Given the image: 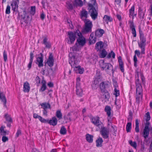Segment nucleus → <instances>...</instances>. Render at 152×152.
Listing matches in <instances>:
<instances>
[{
    "label": "nucleus",
    "instance_id": "obj_20",
    "mask_svg": "<svg viewBox=\"0 0 152 152\" xmlns=\"http://www.w3.org/2000/svg\"><path fill=\"white\" fill-rule=\"evenodd\" d=\"M107 85V83H105L104 82L101 83L99 85V88L102 93L103 92H105L107 90L106 89V86Z\"/></svg>",
    "mask_w": 152,
    "mask_h": 152
},
{
    "label": "nucleus",
    "instance_id": "obj_34",
    "mask_svg": "<svg viewBox=\"0 0 152 152\" xmlns=\"http://www.w3.org/2000/svg\"><path fill=\"white\" fill-rule=\"evenodd\" d=\"M144 12L142 11V9H139V15L140 17V19H142V20L143 19L144 16Z\"/></svg>",
    "mask_w": 152,
    "mask_h": 152
},
{
    "label": "nucleus",
    "instance_id": "obj_59",
    "mask_svg": "<svg viewBox=\"0 0 152 152\" xmlns=\"http://www.w3.org/2000/svg\"><path fill=\"white\" fill-rule=\"evenodd\" d=\"M34 57L33 53L32 52H31L30 53V58L29 61H33Z\"/></svg>",
    "mask_w": 152,
    "mask_h": 152
},
{
    "label": "nucleus",
    "instance_id": "obj_19",
    "mask_svg": "<svg viewBox=\"0 0 152 152\" xmlns=\"http://www.w3.org/2000/svg\"><path fill=\"white\" fill-rule=\"evenodd\" d=\"M111 109L110 106H106L104 108V111L106 112L107 115L108 117L109 118H111L112 116L111 115Z\"/></svg>",
    "mask_w": 152,
    "mask_h": 152
},
{
    "label": "nucleus",
    "instance_id": "obj_29",
    "mask_svg": "<svg viewBox=\"0 0 152 152\" xmlns=\"http://www.w3.org/2000/svg\"><path fill=\"white\" fill-rule=\"evenodd\" d=\"M103 19L107 24H108V22H110L113 20V18H112L106 15H104Z\"/></svg>",
    "mask_w": 152,
    "mask_h": 152
},
{
    "label": "nucleus",
    "instance_id": "obj_40",
    "mask_svg": "<svg viewBox=\"0 0 152 152\" xmlns=\"http://www.w3.org/2000/svg\"><path fill=\"white\" fill-rule=\"evenodd\" d=\"M102 93H104V94L103 96H104V98L105 99L108 100L109 98H110V94L107 90L105 92H103Z\"/></svg>",
    "mask_w": 152,
    "mask_h": 152
},
{
    "label": "nucleus",
    "instance_id": "obj_49",
    "mask_svg": "<svg viewBox=\"0 0 152 152\" xmlns=\"http://www.w3.org/2000/svg\"><path fill=\"white\" fill-rule=\"evenodd\" d=\"M136 86H141V84L139 78L136 80L135 82Z\"/></svg>",
    "mask_w": 152,
    "mask_h": 152
},
{
    "label": "nucleus",
    "instance_id": "obj_6",
    "mask_svg": "<svg viewBox=\"0 0 152 152\" xmlns=\"http://www.w3.org/2000/svg\"><path fill=\"white\" fill-rule=\"evenodd\" d=\"M136 101L139 103L140 99L142 97V86H136Z\"/></svg>",
    "mask_w": 152,
    "mask_h": 152
},
{
    "label": "nucleus",
    "instance_id": "obj_12",
    "mask_svg": "<svg viewBox=\"0 0 152 152\" xmlns=\"http://www.w3.org/2000/svg\"><path fill=\"white\" fill-rule=\"evenodd\" d=\"M40 56L37 57V62L36 63L38 64V66L39 67H42L43 66V55L42 53H40L39 55Z\"/></svg>",
    "mask_w": 152,
    "mask_h": 152
},
{
    "label": "nucleus",
    "instance_id": "obj_60",
    "mask_svg": "<svg viewBox=\"0 0 152 152\" xmlns=\"http://www.w3.org/2000/svg\"><path fill=\"white\" fill-rule=\"evenodd\" d=\"M134 53L135 54V55H137L139 57L140 56L141 52L140 53L139 50H136L135 51ZM141 53L142 54V53Z\"/></svg>",
    "mask_w": 152,
    "mask_h": 152
},
{
    "label": "nucleus",
    "instance_id": "obj_62",
    "mask_svg": "<svg viewBox=\"0 0 152 152\" xmlns=\"http://www.w3.org/2000/svg\"><path fill=\"white\" fill-rule=\"evenodd\" d=\"M44 45L47 48H50L51 47V44L49 42H46V44H45Z\"/></svg>",
    "mask_w": 152,
    "mask_h": 152
},
{
    "label": "nucleus",
    "instance_id": "obj_11",
    "mask_svg": "<svg viewBox=\"0 0 152 152\" xmlns=\"http://www.w3.org/2000/svg\"><path fill=\"white\" fill-rule=\"evenodd\" d=\"M89 12L90 13V16L93 20H95L97 18L98 13L95 8H90Z\"/></svg>",
    "mask_w": 152,
    "mask_h": 152
},
{
    "label": "nucleus",
    "instance_id": "obj_30",
    "mask_svg": "<svg viewBox=\"0 0 152 152\" xmlns=\"http://www.w3.org/2000/svg\"><path fill=\"white\" fill-rule=\"evenodd\" d=\"M88 12L85 9H83L80 12V16L81 18L85 17L86 18L87 17Z\"/></svg>",
    "mask_w": 152,
    "mask_h": 152
},
{
    "label": "nucleus",
    "instance_id": "obj_54",
    "mask_svg": "<svg viewBox=\"0 0 152 152\" xmlns=\"http://www.w3.org/2000/svg\"><path fill=\"white\" fill-rule=\"evenodd\" d=\"M118 61L119 64H124L123 63V60H122V57L121 56H119L118 58Z\"/></svg>",
    "mask_w": 152,
    "mask_h": 152
},
{
    "label": "nucleus",
    "instance_id": "obj_14",
    "mask_svg": "<svg viewBox=\"0 0 152 152\" xmlns=\"http://www.w3.org/2000/svg\"><path fill=\"white\" fill-rule=\"evenodd\" d=\"M129 22L130 24L129 27L131 29L132 33L133 35V36L134 37H136V32L134 22L133 21H131V20L129 21Z\"/></svg>",
    "mask_w": 152,
    "mask_h": 152
},
{
    "label": "nucleus",
    "instance_id": "obj_15",
    "mask_svg": "<svg viewBox=\"0 0 152 152\" xmlns=\"http://www.w3.org/2000/svg\"><path fill=\"white\" fill-rule=\"evenodd\" d=\"M104 46L103 42L101 41L97 42L95 45V49L97 51H101Z\"/></svg>",
    "mask_w": 152,
    "mask_h": 152
},
{
    "label": "nucleus",
    "instance_id": "obj_35",
    "mask_svg": "<svg viewBox=\"0 0 152 152\" xmlns=\"http://www.w3.org/2000/svg\"><path fill=\"white\" fill-rule=\"evenodd\" d=\"M4 117H5L6 120L9 123H12V118L10 117V116L8 114H6L4 115Z\"/></svg>",
    "mask_w": 152,
    "mask_h": 152
},
{
    "label": "nucleus",
    "instance_id": "obj_18",
    "mask_svg": "<svg viewBox=\"0 0 152 152\" xmlns=\"http://www.w3.org/2000/svg\"><path fill=\"white\" fill-rule=\"evenodd\" d=\"M104 32V31L103 29H98L95 32V36L97 37H100L102 36Z\"/></svg>",
    "mask_w": 152,
    "mask_h": 152
},
{
    "label": "nucleus",
    "instance_id": "obj_27",
    "mask_svg": "<svg viewBox=\"0 0 152 152\" xmlns=\"http://www.w3.org/2000/svg\"><path fill=\"white\" fill-rule=\"evenodd\" d=\"M11 6L12 7V10L14 11H15L16 9L18 7L16 0L13 1L11 4Z\"/></svg>",
    "mask_w": 152,
    "mask_h": 152
},
{
    "label": "nucleus",
    "instance_id": "obj_44",
    "mask_svg": "<svg viewBox=\"0 0 152 152\" xmlns=\"http://www.w3.org/2000/svg\"><path fill=\"white\" fill-rule=\"evenodd\" d=\"M129 143L130 145L135 148H136L137 145L136 142H133L132 140H129Z\"/></svg>",
    "mask_w": 152,
    "mask_h": 152
},
{
    "label": "nucleus",
    "instance_id": "obj_56",
    "mask_svg": "<svg viewBox=\"0 0 152 152\" xmlns=\"http://www.w3.org/2000/svg\"><path fill=\"white\" fill-rule=\"evenodd\" d=\"M2 140L3 142H5L6 141H8V138L6 136H4L2 137Z\"/></svg>",
    "mask_w": 152,
    "mask_h": 152
},
{
    "label": "nucleus",
    "instance_id": "obj_57",
    "mask_svg": "<svg viewBox=\"0 0 152 152\" xmlns=\"http://www.w3.org/2000/svg\"><path fill=\"white\" fill-rule=\"evenodd\" d=\"M72 50L73 51H77L79 50V48L78 47V46H74L72 48Z\"/></svg>",
    "mask_w": 152,
    "mask_h": 152
},
{
    "label": "nucleus",
    "instance_id": "obj_22",
    "mask_svg": "<svg viewBox=\"0 0 152 152\" xmlns=\"http://www.w3.org/2000/svg\"><path fill=\"white\" fill-rule=\"evenodd\" d=\"M76 93L78 96H81L83 94V91L77 84L76 85Z\"/></svg>",
    "mask_w": 152,
    "mask_h": 152
},
{
    "label": "nucleus",
    "instance_id": "obj_1",
    "mask_svg": "<svg viewBox=\"0 0 152 152\" xmlns=\"http://www.w3.org/2000/svg\"><path fill=\"white\" fill-rule=\"evenodd\" d=\"M69 56L70 57L69 60V64L71 65L72 67L74 68V70L77 73V72H78V71L80 67V66L78 65V57H76L75 54H73L72 53H70Z\"/></svg>",
    "mask_w": 152,
    "mask_h": 152
},
{
    "label": "nucleus",
    "instance_id": "obj_55",
    "mask_svg": "<svg viewBox=\"0 0 152 152\" xmlns=\"http://www.w3.org/2000/svg\"><path fill=\"white\" fill-rule=\"evenodd\" d=\"M3 56H4V61L6 62L7 61V53L5 50H4L3 53Z\"/></svg>",
    "mask_w": 152,
    "mask_h": 152
},
{
    "label": "nucleus",
    "instance_id": "obj_36",
    "mask_svg": "<svg viewBox=\"0 0 152 152\" xmlns=\"http://www.w3.org/2000/svg\"><path fill=\"white\" fill-rule=\"evenodd\" d=\"M56 116L59 120L62 118V114L60 110H57L56 113Z\"/></svg>",
    "mask_w": 152,
    "mask_h": 152
},
{
    "label": "nucleus",
    "instance_id": "obj_50",
    "mask_svg": "<svg viewBox=\"0 0 152 152\" xmlns=\"http://www.w3.org/2000/svg\"><path fill=\"white\" fill-rule=\"evenodd\" d=\"M10 6L9 5H7V7L5 12L6 14H9L10 13Z\"/></svg>",
    "mask_w": 152,
    "mask_h": 152
},
{
    "label": "nucleus",
    "instance_id": "obj_38",
    "mask_svg": "<svg viewBox=\"0 0 152 152\" xmlns=\"http://www.w3.org/2000/svg\"><path fill=\"white\" fill-rule=\"evenodd\" d=\"M101 56L102 58H104L107 54V52L104 49H103L101 50Z\"/></svg>",
    "mask_w": 152,
    "mask_h": 152
},
{
    "label": "nucleus",
    "instance_id": "obj_63",
    "mask_svg": "<svg viewBox=\"0 0 152 152\" xmlns=\"http://www.w3.org/2000/svg\"><path fill=\"white\" fill-rule=\"evenodd\" d=\"M140 75L141 79L143 83H144L145 82V78L142 74L140 73Z\"/></svg>",
    "mask_w": 152,
    "mask_h": 152
},
{
    "label": "nucleus",
    "instance_id": "obj_28",
    "mask_svg": "<svg viewBox=\"0 0 152 152\" xmlns=\"http://www.w3.org/2000/svg\"><path fill=\"white\" fill-rule=\"evenodd\" d=\"M94 34L93 33L90 35V37L91 38L89 41V43L90 45L95 43L96 41V38L95 37H94Z\"/></svg>",
    "mask_w": 152,
    "mask_h": 152
},
{
    "label": "nucleus",
    "instance_id": "obj_8",
    "mask_svg": "<svg viewBox=\"0 0 152 152\" xmlns=\"http://www.w3.org/2000/svg\"><path fill=\"white\" fill-rule=\"evenodd\" d=\"M92 26V23L91 21L88 20L86 21L85 23V26L83 30V32L85 33L91 32Z\"/></svg>",
    "mask_w": 152,
    "mask_h": 152
},
{
    "label": "nucleus",
    "instance_id": "obj_43",
    "mask_svg": "<svg viewBox=\"0 0 152 152\" xmlns=\"http://www.w3.org/2000/svg\"><path fill=\"white\" fill-rule=\"evenodd\" d=\"M36 7L35 6H32L31 7V10L30 11V13L32 15H34L35 13Z\"/></svg>",
    "mask_w": 152,
    "mask_h": 152
},
{
    "label": "nucleus",
    "instance_id": "obj_23",
    "mask_svg": "<svg viewBox=\"0 0 152 152\" xmlns=\"http://www.w3.org/2000/svg\"><path fill=\"white\" fill-rule=\"evenodd\" d=\"M30 87L28 83L26 82L24 83L23 84V90L24 92H28L30 90Z\"/></svg>",
    "mask_w": 152,
    "mask_h": 152
},
{
    "label": "nucleus",
    "instance_id": "obj_9",
    "mask_svg": "<svg viewBox=\"0 0 152 152\" xmlns=\"http://www.w3.org/2000/svg\"><path fill=\"white\" fill-rule=\"evenodd\" d=\"M54 62L53 55L52 53H49L48 59L45 64L47 63L49 66L51 67L53 65ZM45 66H46V64H45Z\"/></svg>",
    "mask_w": 152,
    "mask_h": 152
},
{
    "label": "nucleus",
    "instance_id": "obj_10",
    "mask_svg": "<svg viewBox=\"0 0 152 152\" xmlns=\"http://www.w3.org/2000/svg\"><path fill=\"white\" fill-rule=\"evenodd\" d=\"M100 132L103 138L107 139L108 137L109 131L106 128L104 127H102Z\"/></svg>",
    "mask_w": 152,
    "mask_h": 152
},
{
    "label": "nucleus",
    "instance_id": "obj_4",
    "mask_svg": "<svg viewBox=\"0 0 152 152\" xmlns=\"http://www.w3.org/2000/svg\"><path fill=\"white\" fill-rule=\"evenodd\" d=\"M78 30H77L74 33L72 31H69L67 32V36L68 37L66 38L67 40V43L69 44H72L74 43L76 37L77 36V32Z\"/></svg>",
    "mask_w": 152,
    "mask_h": 152
},
{
    "label": "nucleus",
    "instance_id": "obj_5",
    "mask_svg": "<svg viewBox=\"0 0 152 152\" xmlns=\"http://www.w3.org/2000/svg\"><path fill=\"white\" fill-rule=\"evenodd\" d=\"M77 36L78 37L77 39V42L79 45L83 47L85 44L86 42L85 38L83 37L81 33L79 31L77 32Z\"/></svg>",
    "mask_w": 152,
    "mask_h": 152
},
{
    "label": "nucleus",
    "instance_id": "obj_47",
    "mask_svg": "<svg viewBox=\"0 0 152 152\" xmlns=\"http://www.w3.org/2000/svg\"><path fill=\"white\" fill-rule=\"evenodd\" d=\"M132 114L131 113H129V115L128 116V117L127 118L128 121L129 122H131L132 121Z\"/></svg>",
    "mask_w": 152,
    "mask_h": 152
},
{
    "label": "nucleus",
    "instance_id": "obj_45",
    "mask_svg": "<svg viewBox=\"0 0 152 152\" xmlns=\"http://www.w3.org/2000/svg\"><path fill=\"white\" fill-rule=\"evenodd\" d=\"M145 116L146 117L145 118L146 121H148L151 119L150 113L149 112H148L146 113Z\"/></svg>",
    "mask_w": 152,
    "mask_h": 152
},
{
    "label": "nucleus",
    "instance_id": "obj_7",
    "mask_svg": "<svg viewBox=\"0 0 152 152\" xmlns=\"http://www.w3.org/2000/svg\"><path fill=\"white\" fill-rule=\"evenodd\" d=\"M150 123L148 121H146L145 124V127L142 133V136L145 138L146 139L148 136L149 134V125Z\"/></svg>",
    "mask_w": 152,
    "mask_h": 152
},
{
    "label": "nucleus",
    "instance_id": "obj_51",
    "mask_svg": "<svg viewBox=\"0 0 152 152\" xmlns=\"http://www.w3.org/2000/svg\"><path fill=\"white\" fill-rule=\"evenodd\" d=\"M35 81L36 83L38 84L37 86H39V84L40 83V78L38 76H37L35 79Z\"/></svg>",
    "mask_w": 152,
    "mask_h": 152
},
{
    "label": "nucleus",
    "instance_id": "obj_33",
    "mask_svg": "<svg viewBox=\"0 0 152 152\" xmlns=\"http://www.w3.org/2000/svg\"><path fill=\"white\" fill-rule=\"evenodd\" d=\"M66 4L67 5V8L70 10H72L73 9V7L74 6L72 3L71 1H67L66 2Z\"/></svg>",
    "mask_w": 152,
    "mask_h": 152
},
{
    "label": "nucleus",
    "instance_id": "obj_64",
    "mask_svg": "<svg viewBox=\"0 0 152 152\" xmlns=\"http://www.w3.org/2000/svg\"><path fill=\"white\" fill-rule=\"evenodd\" d=\"M32 62L33 61H29V63L28 65V70H29L31 68Z\"/></svg>",
    "mask_w": 152,
    "mask_h": 152
},
{
    "label": "nucleus",
    "instance_id": "obj_41",
    "mask_svg": "<svg viewBox=\"0 0 152 152\" xmlns=\"http://www.w3.org/2000/svg\"><path fill=\"white\" fill-rule=\"evenodd\" d=\"M134 6L133 5L131 7V8L129 10V15L131 16H133L134 15Z\"/></svg>",
    "mask_w": 152,
    "mask_h": 152
},
{
    "label": "nucleus",
    "instance_id": "obj_24",
    "mask_svg": "<svg viewBox=\"0 0 152 152\" xmlns=\"http://www.w3.org/2000/svg\"><path fill=\"white\" fill-rule=\"evenodd\" d=\"M94 136L93 135L89 134H87L86 135V139L87 141L89 143H92L93 141Z\"/></svg>",
    "mask_w": 152,
    "mask_h": 152
},
{
    "label": "nucleus",
    "instance_id": "obj_53",
    "mask_svg": "<svg viewBox=\"0 0 152 152\" xmlns=\"http://www.w3.org/2000/svg\"><path fill=\"white\" fill-rule=\"evenodd\" d=\"M115 93L114 94L116 97H117L119 95V90H117L116 88L114 89Z\"/></svg>",
    "mask_w": 152,
    "mask_h": 152
},
{
    "label": "nucleus",
    "instance_id": "obj_39",
    "mask_svg": "<svg viewBox=\"0 0 152 152\" xmlns=\"http://www.w3.org/2000/svg\"><path fill=\"white\" fill-rule=\"evenodd\" d=\"M132 128L131 122H128L126 125V130L127 132H129L131 131Z\"/></svg>",
    "mask_w": 152,
    "mask_h": 152
},
{
    "label": "nucleus",
    "instance_id": "obj_37",
    "mask_svg": "<svg viewBox=\"0 0 152 152\" xmlns=\"http://www.w3.org/2000/svg\"><path fill=\"white\" fill-rule=\"evenodd\" d=\"M60 133L62 135H65L66 133V130L64 126H62L61 128L60 131Z\"/></svg>",
    "mask_w": 152,
    "mask_h": 152
},
{
    "label": "nucleus",
    "instance_id": "obj_16",
    "mask_svg": "<svg viewBox=\"0 0 152 152\" xmlns=\"http://www.w3.org/2000/svg\"><path fill=\"white\" fill-rule=\"evenodd\" d=\"M57 119L55 117H52L51 120H48V123L53 126L56 125L57 124Z\"/></svg>",
    "mask_w": 152,
    "mask_h": 152
},
{
    "label": "nucleus",
    "instance_id": "obj_61",
    "mask_svg": "<svg viewBox=\"0 0 152 152\" xmlns=\"http://www.w3.org/2000/svg\"><path fill=\"white\" fill-rule=\"evenodd\" d=\"M95 80H98L99 82L101 80V75H97L95 79Z\"/></svg>",
    "mask_w": 152,
    "mask_h": 152
},
{
    "label": "nucleus",
    "instance_id": "obj_42",
    "mask_svg": "<svg viewBox=\"0 0 152 152\" xmlns=\"http://www.w3.org/2000/svg\"><path fill=\"white\" fill-rule=\"evenodd\" d=\"M115 53L113 51H111V52L107 56V58H110L112 57L113 58H115Z\"/></svg>",
    "mask_w": 152,
    "mask_h": 152
},
{
    "label": "nucleus",
    "instance_id": "obj_32",
    "mask_svg": "<svg viewBox=\"0 0 152 152\" xmlns=\"http://www.w3.org/2000/svg\"><path fill=\"white\" fill-rule=\"evenodd\" d=\"M42 85L41 88L40 90L42 91H44L45 90L46 88V82L44 80H42Z\"/></svg>",
    "mask_w": 152,
    "mask_h": 152
},
{
    "label": "nucleus",
    "instance_id": "obj_2",
    "mask_svg": "<svg viewBox=\"0 0 152 152\" xmlns=\"http://www.w3.org/2000/svg\"><path fill=\"white\" fill-rule=\"evenodd\" d=\"M99 65L102 70H105L109 73L111 72L113 74L114 70L113 65L110 63H105L102 60L100 61Z\"/></svg>",
    "mask_w": 152,
    "mask_h": 152
},
{
    "label": "nucleus",
    "instance_id": "obj_31",
    "mask_svg": "<svg viewBox=\"0 0 152 152\" xmlns=\"http://www.w3.org/2000/svg\"><path fill=\"white\" fill-rule=\"evenodd\" d=\"M40 105L42 106V108L43 109H46L48 108H51L50 105L49 103H43L40 104Z\"/></svg>",
    "mask_w": 152,
    "mask_h": 152
},
{
    "label": "nucleus",
    "instance_id": "obj_25",
    "mask_svg": "<svg viewBox=\"0 0 152 152\" xmlns=\"http://www.w3.org/2000/svg\"><path fill=\"white\" fill-rule=\"evenodd\" d=\"M83 5V3L81 0H75L73 3L74 7H82Z\"/></svg>",
    "mask_w": 152,
    "mask_h": 152
},
{
    "label": "nucleus",
    "instance_id": "obj_48",
    "mask_svg": "<svg viewBox=\"0 0 152 152\" xmlns=\"http://www.w3.org/2000/svg\"><path fill=\"white\" fill-rule=\"evenodd\" d=\"M119 68L121 71L124 73V64H119Z\"/></svg>",
    "mask_w": 152,
    "mask_h": 152
},
{
    "label": "nucleus",
    "instance_id": "obj_21",
    "mask_svg": "<svg viewBox=\"0 0 152 152\" xmlns=\"http://www.w3.org/2000/svg\"><path fill=\"white\" fill-rule=\"evenodd\" d=\"M99 82L98 80H95L92 82L91 87L93 90H96L98 87Z\"/></svg>",
    "mask_w": 152,
    "mask_h": 152
},
{
    "label": "nucleus",
    "instance_id": "obj_46",
    "mask_svg": "<svg viewBox=\"0 0 152 152\" xmlns=\"http://www.w3.org/2000/svg\"><path fill=\"white\" fill-rule=\"evenodd\" d=\"M70 114L69 113H68L67 115H65L64 116V119L65 120H69L71 121V118L70 117Z\"/></svg>",
    "mask_w": 152,
    "mask_h": 152
},
{
    "label": "nucleus",
    "instance_id": "obj_3",
    "mask_svg": "<svg viewBox=\"0 0 152 152\" xmlns=\"http://www.w3.org/2000/svg\"><path fill=\"white\" fill-rule=\"evenodd\" d=\"M140 42H138L139 47L140 48L142 54H145V46L146 39L144 36L142 31L140 28L139 30Z\"/></svg>",
    "mask_w": 152,
    "mask_h": 152
},
{
    "label": "nucleus",
    "instance_id": "obj_52",
    "mask_svg": "<svg viewBox=\"0 0 152 152\" xmlns=\"http://www.w3.org/2000/svg\"><path fill=\"white\" fill-rule=\"evenodd\" d=\"M21 134V131L20 129H18L17 130V132L16 134L15 137L16 138H17Z\"/></svg>",
    "mask_w": 152,
    "mask_h": 152
},
{
    "label": "nucleus",
    "instance_id": "obj_26",
    "mask_svg": "<svg viewBox=\"0 0 152 152\" xmlns=\"http://www.w3.org/2000/svg\"><path fill=\"white\" fill-rule=\"evenodd\" d=\"M103 142L102 138L99 137L96 140V146L97 147H101L102 146V143Z\"/></svg>",
    "mask_w": 152,
    "mask_h": 152
},
{
    "label": "nucleus",
    "instance_id": "obj_13",
    "mask_svg": "<svg viewBox=\"0 0 152 152\" xmlns=\"http://www.w3.org/2000/svg\"><path fill=\"white\" fill-rule=\"evenodd\" d=\"M91 122L95 125L99 127L102 124L99 120V117L98 116L93 117L91 118Z\"/></svg>",
    "mask_w": 152,
    "mask_h": 152
},
{
    "label": "nucleus",
    "instance_id": "obj_17",
    "mask_svg": "<svg viewBox=\"0 0 152 152\" xmlns=\"http://www.w3.org/2000/svg\"><path fill=\"white\" fill-rule=\"evenodd\" d=\"M0 99L3 103L4 106L6 108H7L6 105L7 99L5 95L3 93L0 92Z\"/></svg>",
    "mask_w": 152,
    "mask_h": 152
},
{
    "label": "nucleus",
    "instance_id": "obj_58",
    "mask_svg": "<svg viewBox=\"0 0 152 152\" xmlns=\"http://www.w3.org/2000/svg\"><path fill=\"white\" fill-rule=\"evenodd\" d=\"M84 69L83 68H81V67L78 70V72H77V73H78L80 74H82L83 73V72H84Z\"/></svg>",
    "mask_w": 152,
    "mask_h": 152
}]
</instances>
